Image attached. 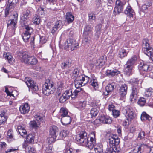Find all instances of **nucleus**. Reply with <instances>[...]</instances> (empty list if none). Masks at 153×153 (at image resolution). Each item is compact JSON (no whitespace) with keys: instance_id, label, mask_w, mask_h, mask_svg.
Wrapping results in <instances>:
<instances>
[{"instance_id":"obj_26","label":"nucleus","mask_w":153,"mask_h":153,"mask_svg":"<svg viewBox=\"0 0 153 153\" xmlns=\"http://www.w3.org/2000/svg\"><path fill=\"white\" fill-rule=\"evenodd\" d=\"M86 105V101H80L76 103V108L80 110H82L85 108Z\"/></svg>"},{"instance_id":"obj_43","label":"nucleus","mask_w":153,"mask_h":153,"mask_svg":"<svg viewBox=\"0 0 153 153\" xmlns=\"http://www.w3.org/2000/svg\"><path fill=\"white\" fill-rule=\"evenodd\" d=\"M17 131L19 134L23 133V134H27L26 130L24 128L21 126H19L17 127Z\"/></svg>"},{"instance_id":"obj_27","label":"nucleus","mask_w":153,"mask_h":153,"mask_svg":"<svg viewBox=\"0 0 153 153\" xmlns=\"http://www.w3.org/2000/svg\"><path fill=\"white\" fill-rule=\"evenodd\" d=\"M21 136L23 138L26 137V141L30 143L34 142V137L33 134H21Z\"/></svg>"},{"instance_id":"obj_38","label":"nucleus","mask_w":153,"mask_h":153,"mask_svg":"<svg viewBox=\"0 0 153 153\" xmlns=\"http://www.w3.org/2000/svg\"><path fill=\"white\" fill-rule=\"evenodd\" d=\"M81 91V88L79 87L77 88L74 90L72 93L71 95V97L72 99H75L78 96V93Z\"/></svg>"},{"instance_id":"obj_12","label":"nucleus","mask_w":153,"mask_h":153,"mask_svg":"<svg viewBox=\"0 0 153 153\" xmlns=\"http://www.w3.org/2000/svg\"><path fill=\"white\" fill-rule=\"evenodd\" d=\"M124 3L122 2L120 0H117L114 11L116 13L115 14H119L123 10Z\"/></svg>"},{"instance_id":"obj_53","label":"nucleus","mask_w":153,"mask_h":153,"mask_svg":"<svg viewBox=\"0 0 153 153\" xmlns=\"http://www.w3.org/2000/svg\"><path fill=\"white\" fill-rule=\"evenodd\" d=\"M56 139L57 140L59 139H63V138L66 137L67 136V134H56Z\"/></svg>"},{"instance_id":"obj_47","label":"nucleus","mask_w":153,"mask_h":153,"mask_svg":"<svg viewBox=\"0 0 153 153\" xmlns=\"http://www.w3.org/2000/svg\"><path fill=\"white\" fill-rule=\"evenodd\" d=\"M33 22L34 24L38 25L40 22L39 17L38 16H36L34 17L33 19Z\"/></svg>"},{"instance_id":"obj_18","label":"nucleus","mask_w":153,"mask_h":153,"mask_svg":"<svg viewBox=\"0 0 153 153\" xmlns=\"http://www.w3.org/2000/svg\"><path fill=\"white\" fill-rule=\"evenodd\" d=\"M115 84L111 83L108 84L105 87V91L104 92L105 95H107L110 94L113 91L114 88Z\"/></svg>"},{"instance_id":"obj_36","label":"nucleus","mask_w":153,"mask_h":153,"mask_svg":"<svg viewBox=\"0 0 153 153\" xmlns=\"http://www.w3.org/2000/svg\"><path fill=\"white\" fill-rule=\"evenodd\" d=\"M145 95L147 97L153 95V89L151 88L146 89L145 92Z\"/></svg>"},{"instance_id":"obj_59","label":"nucleus","mask_w":153,"mask_h":153,"mask_svg":"<svg viewBox=\"0 0 153 153\" xmlns=\"http://www.w3.org/2000/svg\"><path fill=\"white\" fill-rule=\"evenodd\" d=\"M19 0H8V3L13 5L14 4L18 2Z\"/></svg>"},{"instance_id":"obj_14","label":"nucleus","mask_w":153,"mask_h":153,"mask_svg":"<svg viewBox=\"0 0 153 153\" xmlns=\"http://www.w3.org/2000/svg\"><path fill=\"white\" fill-rule=\"evenodd\" d=\"M138 68L141 73H143V72H145L149 71L152 69L149 65L142 61L140 62L139 63Z\"/></svg>"},{"instance_id":"obj_58","label":"nucleus","mask_w":153,"mask_h":153,"mask_svg":"<svg viewBox=\"0 0 153 153\" xmlns=\"http://www.w3.org/2000/svg\"><path fill=\"white\" fill-rule=\"evenodd\" d=\"M7 146V144L4 142L0 143V149L2 150L5 148Z\"/></svg>"},{"instance_id":"obj_42","label":"nucleus","mask_w":153,"mask_h":153,"mask_svg":"<svg viewBox=\"0 0 153 153\" xmlns=\"http://www.w3.org/2000/svg\"><path fill=\"white\" fill-rule=\"evenodd\" d=\"M72 92V90L71 89H67L65 90L63 94L68 99H69L70 97H71Z\"/></svg>"},{"instance_id":"obj_19","label":"nucleus","mask_w":153,"mask_h":153,"mask_svg":"<svg viewBox=\"0 0 153 153\" xmlns=\"http://www.w3.org/2000/svg\"><path fill=\"white\" fill-rule=\"evenodd\" d=\"M128 89L127 85L126 84L122 85L119 89V94L122 97H124L126 95Z\"/></svg>"},{"instance_id":"obj_29","label":"nucleus","mask_w":153,"mask_h":153,"mask_svg":"<svg viewBox=\"0 0 153 153\" xmlns=\"http://www.w3.org/2000/svg\"><path fill=\"white\" fill-rule=\"evenodd\" d=\"M7 119V117L4 111H2L0 114V125L5 123Z\"/></svg>"},{"instance_id":"obj_7","label":"nucleus","mask_w":153,"mask_h":153,"mask_svg":"<svg viewBox=\"0 0 153 153\" xmlns=\"http://www.w3.org/2000/svg\"><path fill=\"white\" fill-rule=\"evenodd\" d=\"M142 46L143 53L149 56H151V58L153 61V48L150 46L147 39H145L143 40Z\"/></svg>"},{"instance_id":"obj_62","label":"nucleus","mask_w":153,"mask_h":153,"mask_svg":"<svg viewBox=\"0 0 153 153\" xmlns=\"http://www.w3.org/2000/svg\"><path fill=\"white\" fill-rule=\"evenodd\" d=\"M94 123L96 124H100L102 123L100 120V116L94 120Z\"/></svg>"},{"instance_id":"obj_10","label":"nucleus","mask_w":153,"mask_h":153,"mask_svg":"<svg viewBox=\"0 0 153 153\" xmlns=\"http://www.w3.org/2000/svg\"><path fill=\"white\" fill-rule=\"evenodd\" d=\"M79 47V44L76 41L70 39H67L63 45L65 49L71 51L77 49Z\"/></svg>"},{"instance_id":"obj_37","label":"nucleus","mask_w":153,"mask_h":153,"mask_svg":"<svg viewBox=\"0 0 153 153\" xmlns=\"http://www.w3.org/2000/svg\"><path fill=\"white\" fill-rule=\"evenodd\" d=\"M94 150L96 153H102L103 152L102 145L98 144L96 147H94Z\"/></svg>"},{"instance_id":"obj_5","label":"nucleus","mask_w":153,"mask_h":153,"mask_svg":"<svg viewBox=\"0 0 153 153\" xmlns=\"http://www.w3.org/2000/svg\"><path fill=\"white\" fill-rule=\"evenodd\" d=\"M21 61L25 63L32 65H36L38 62L37 59L33 56H30L26 52H22L19 55Z\"/></svg>"},{"instance_id":"obj_15","label":"nucleus","mask_w":153,"mask_h":153,"mask_svg":"<svg viewBox=\"0 0 153 153\" xmlns=\"http://www.w3.org/2000/svg\"><path fill=\"white\" fill-rule=\"evenodd\" d=\"M62 26V22L59 20L56 22L53 25L51 28V33L53 34L56 33L58 30L60 29Z\"/></svg>"},{"instance_id":"obj_55","label":"nucleus","mask_w":153,"mask_h":153,"mask_svg":"<svg viewBox=\"0 0 153 153\" xmlns=\"http://www.w3.org/2000/svg\"><path fill=\"white\" fill-rule=\"evenodd\" d=\"M146 151L148 153H153V147L148 145Z\"/></svg>"},{"instance_id":"obj_57","label":"nucleus","mask_w":153,"mask_h":153,"mask_svg":"<svg viewBox=\"0 0 153 153\" xmlns=\"http://www.w3.org/2000/svg\"><path fill=\"white\" fill-rule=\"evenodd\" d=\"M35 118L38 122H39L38 123L42 121L43 120L42 117L40 115L37 114L35 115Z\"/></svg>"},{"instance_id":"obj_11","label":"nucleus","mask_w":153,"mask_h":153,"mask_svg":"<svg viewBox=\"0 0 153 153\" xmlns=\"http://www.w3.org/2000/svg\"><path fill=\"white\" fill-rule=\"evenodd\" d=\"M25 82L28 88L33 91H37L38 90V86L33 80L29 78H26Z\"/></svg>"},{"instance_id":"obj_39","label":"nucleus","mask_w":153,"mask_h":153,"mask_svg":"<svg viewBox=\"0 0 153 153\" xmlns=\"http://www.w3.org/2000/svg\"><path fill=\"white\" fill-rule=\"evenodd\" d=\"M93 30V28L91 25H88L86 26L84 29V33L86 35H88L91 33Z\"/></svg>"},{"instance_id":"obj_13","label":"nucleus","mask_w":153,"mask_h":153,"mask_svg":"<svg viewBox=\"0 0 153 153\" xmlns=\"http://www.w3.org/2000/svg\"><path fill=\"white\" fill-rule=\"evenodd\" d=\"M13 19H10V23L7 24V27L10 29L15 30L16 28V24L17 21L18 14L17 13H16L13 15Z\"/></svg>"},{"instance_id":"obj_9","label":"nucleus","mask_w":153,"mask_h":153,"mask_svg":"<svg viewBox=\"0 0 153 153\" xmlns=\"http://www.w3.org/2000/svg\"><path fill=\"white\" fill-rule=\"evenodd\" d=\"M55 91L53 85L49 79L46 80L43 85L42 92L45 95L48 96L54 93Z\"/></svg>"},{"instance_id":"obj_2","label":"nucleus","mask_w":153,"mask_h":153,"mask_svg":"<svg viewBox=\"0 0 153 153\" xmlns=\"http://www.w3.org/2000/svg\"><path fill=\"white\" fill-rule=\"evenodd\" d=\"M91 135L92 136L89 134L88 136L87 134H76V140L80 145L91 149L96 145L95 134Z\"/></svg>"},{"instance_id":"obj_48","label":"nucleus","mask_w":153,"mask_h":153,"mask_svg":"<svg viewBox=\"0 0 153 153\" xmlns=\"http://www.w3.org/2000/svg\"><path fill=\"white\" fill-rule=\"evenodd\" d=\"M72 74L75 78L79 75V71L77 68L75 69L72 72Z\"/></svg>"},{"instance_id":"obj_45","label":"nucleus","mask_w":153,"mask_h":153,"mask_svg":"<svg viewBox=\"0 0 153 153\" xmlns=\"http://www.w3.org/2000/svg\"><path fill=\"white\" fill-rule=\"evenodd\" d=\"M102 25L101 24H99L97 25L96 27V35L98 36L101 33V28Z\"/></svg>"},{"instance_id":"obj_32","label":"nucleus","mask_w":153,"mask_h":153,"mask_svg":"<svg viewBox=\"0 0 153 153\" xmlns=\"http://www.w3.org/2000/svg\"><path fill=\"white\" fill-rule=\"evenodd\" d=\"M90 84L95 90H97L98 88L99 84L97 79H91Z\"/></svg>"},{"instance_id":"obj_60","label":"nucleus","mask_w":153,"mask_h":153,"mask_svg":"<svg viewBox=\"0 0 153 153\" xmlns=\"http://www.w3.org/2000/svg\"><path fill=\"white\" fill-rule=\"evenodd\" d=\"M14 7V5L12 4H9L7 5L6 8H8L9 10L12 11L13 10Z\"/></svg>"},{"instance_id":"obj_34","label":"nucleus","mask_w":153,"mask_h":153,"mask_svg":"<svg viewBox=\"0 0 153 153\" xmlns=\"http://www.w3.org/2000/svg\"><path fill=\"white\" fill-rule=\"evenodd\" d=\"M56 139V134H50L47 139V141L49 144L53 143Z\"/></svg>"},{"instance_id":"obj_40","label":"nucleus","mask_w":153,"mask_h":153,"mask_svg":"<svg viewBox=\"0 0 153 153\" xmlns=\"http://www.w3.org/2000/svg\"><path fill=\"white\" fill-rule=\"evenodd\" d=\"M128 53L124 49H122L119 52L118 54V57L122 58L127 56Z\"/></svg>"},{"instance_id":"obj_44","label":"nucleus","mask_w":153,"mask_h":153,"mask_svg":"<svg viewBox=\"0 0 153 153\" xmlns=\"http://www.w3.org/2000/svg\"><path fill=\"white\" fill-rule=\"evenodd\" d=\"M29 124L31 127L36 128L39 127V123H37L35 121H30Z\"/></svg>"},{"instance_id":"obj_24","label":"nucleus","mask_w":153,"mask_h":153,"mask_svg":"<svg viewBox=\"0 0 153 153\" xmlns=\"http://www.w3.org/2000/svg\"><path fill=\"white\" fill-rule=\"evenodd\" d=\"M112 135V136H111V137L109 139L110 143L114 145H118L120 143L119 139L116 135V134Z\"/></svg>"},{"instance_id":"obj_25","label":"nucleus","mask_w":153,"mask_h":153,"mask_svg":"<svg viewBox=\"0 0 153 153\" xmlns=\"http://www.w3.org/2000/svg\"><path fill=\"white\" fill-rule=\"evenodd\" d=\"M100 117V120L102 123L110 124L111 123V120L109 117L104 115H102Z\"/></svg>"},{"instance_id":"obj_17","label":"nucleus","mask_w":153,"mask_h":153,"mask_svg":"<svg viewBox=\"0 0 153 153\" xmlns=\"http://www.w3.org/2000/svg\"><path fill=\"white\" fill-rule=\"evenodd\" d=\"M106 59L107 57L105 56H102L96 61L95 64L97 66H99V67H102L105 64Z\"/></svg>"},{"instance_id":"obj_51","label":"nucleus","mask_w":153,"mask_h":153,"mask_svg":"<svg viewBox=\"0 0 153 153\" xmlns=\"http://www.w3.org/2000/svg\"><path fill=\"white\" fill-rule=\"evenodd\" d=\"M67 99H68V98L63 94H62L59 99V101L61 103H63Z\"/></svg>"},{"instance_id":"obj_63","label":"nucleus","mask_w":153,"mask_h":153,"mask_svg":"<svg viewBox=\"0 0 153 153\" xmlns=\"http://www.w3.org/2000/svg\"><path fill=\"white\" fill-rule=\"evenodd\" d=\"M47 41L45 37H40V42L42 44L45 43Z\"/></svg>"},{"instance_id":"obj_50","label":"nucleus","mask_w":153,"mask_h":153,"mask_svg":"<svg viewBox=\"0 0 153 153\" xmlns=\"http://www.w3.org/2000/svg\"><path fill=\"white\" fill-rule=\"evenodd\" d=\"M149 7V5H146L145 4H144L142 6V7L140 9V10L142 12H145V11H146L148 9Z\"/></svg>"},{"instance_id":"obj_35","label":"nucleus","mask_w":153,"mask_h":153,"mask_svg":"<svg viewBox=\"0 0 153 153\" xmlns=\"http://www.w3.org/2000/svg\"><path fill=\"white\" fill-rule=\"evenodd\" d=\"M59 129L57 127L55 126H51L49 128L50 134H56L58 133Z\"/></svg>"},{"instance_id":"obj_3","label":"nucleus","mask_w":153,"mask_h":153,"mask_svg":"<svg viewBox=\"0 0 153 153\" xmlns=\"http://www.w3.org/2000/svg\"><path fill=\"white\" fill-rule=\"evenodd\" d=\"M122 112L126 118V120L123 122V125L125 128H127L131 121L134 119L137 116L135 108L130 106H127L123 108Z\"/></svg>"},{"instance_id":"obj_1","label":"nucleus","mask_w":153,"mask_h":153,"mask_svg":"<svg viewBox=\"0 0 153 153\" xmlns=\"http://www.w3.org/2000/svg\"><path fill=\"white\" fill-rule=\"evenodd\" d=\"M30 16V11L27 10L23 13L21 17V23L22 25L25 27L26 30L22 35V38L25 42L28 41L30 35L33 31L32 28L27 25L28 23L29 22V19Z\"/></svg>"},{"instance_id":"obj_20","label":"nucleus","mask_w":153,"mask_h":153,"mask_svg":"<svg viewBox=\"0 0 153 153\" xmlns=\"http://www.w3.org/2000/svg\"><path fill=\"white\" fill-rule=\"evenodd\" d=\"M30 108L28 103H26L20 106L19 108V110L21 114H25L29 112Z\"/></svg>"},{"instance_id":"obj_33","label":"nucleus","mask_w":153,"mask_h":153,"mask_svg":"<svg viewBox=\"0 0 153 153\" xmlns=\"http://www.w3.org/2000/svg\"><path fill=\"white\" fill-rule=\"evenodd\" d=\"M140 118L142 121L148 120L149 121L151 120L152 117L145 112H143L141 114Z\"/></svg>"},{"instance_id":"obj_46","label":"nucleus","mask_w":153,"mask_h":153,"mask_svg":"<svg viewBox=\"0 0 153 153\" xmlns=\"http://www.w3.org/2000/svg\"><path fill=\"white\" fill-rule=\"evenodd\" d=\"M146 100L143 97H140L138 101V104L140 106H143L146 103Z\"/></svg>"},{"instance_id":"obj_52","label":"nucleus","mask_w":153,"mask_h":153,"mask_svg":"<svg viewBox=\"0 0 153 153\" xmlns=\"http://www.w3.org/2000/svg\"><path fill=\"white\" fill-rule=\"evenodd\" d=\"M38 13L39 16L42 17L44 15V12L43 8L42 7H40L38 9Z\"/></svg>"},{"instance_id":"obj_30","label":"nucleus","mask_w":153,"mask_h":153,"mask_svg":"<svg viewBox=\"0 0 153 153\" xmlns=\"http://www.w3.org/2000/svg\"><path fill=\"white\" fill-rule=\"evenodd\" d=\"M66 19L68 23H71L74 19V17L70 12L67 13L66 15Z\"/></svg>"},{"instance_id":"obj_8","label":"nucleus","mask_w":153,"mask_h":153,"mask_svg":"<svg viewBox=\"0 0 153 153\" xmlns=\"http://www.w3.org/2000/svg\"><path fill=\"white\" fill-rule=\"evenodd\" d=\"M90 78L84 75L80 74L75 78L74 81L75 85L76 88L84 86L89 81Z\"/></svg>"},{"instance_id":"obj_6","label":"nucleus","mask_w":153,"mask_h":153,"mask_svg":"<svg viewBox=\"0 0 153 153\" xmlns=\"http://www.w3.org/2000/svg\"><path fill=\"white\" fill-rule=\"evenodd\" d=\"M137 60L136 57L134 56L129 59L124 65V72L127 75L130 76L132 74L134 68V64Z\"/></svg>"},{"instance_id":"obj_61","label":"nucleus","mask_w":153,"mask_h":153,"mask_svg":"<svg viewBox=\"0 0 153 153\" xmlns=\"http://www.w3.org/2000/svg\"><path fill=\"white\" fill-rule=\"evenodd\" d=\"M14 7V5L12 4H9L7 5L6 8H8L9 10L12 11L13 10Z\"/></svg>"},{"instance_id":"obj_21","label":"nucleus","mask_w":153,"mask_h":153,"mask_svg":"<svg viewBox=\"0 0 153 153\" xmlns=\"http://www.w3.org/2000/svg\"><path fill=\"white\" fill-rule=\"evenodd\" d=\"M60 119L61 122L63 125H67L70 124L71 121V117L69 116H67L62 117H59Z\"/></svg>"},{"instance_id":"obj_49","label":"nucleus","mask_w":153,"mask_h":153,"mask_svg":"<svg viewBox=\"0 0 153 153\" xmlns=\"http://www.w3.org/2000/svg\"><path fill=\"white\" fill-rule=\"evenodd\" d=\"M112 114L115 118L118 117L120 114V112L116 110L112 111Z\"/></svg>"},{"instance_id":"obj_31","label":"nucleus","mask_w":153,"mask_h":153,"mask_svg":"<svg viewBox=\"0 0 153 153\" xmlns=\"http://www.w3.org/2000/svg\"><path fill=\"white\" fill-rule=\"evenodd\" d=\"M59 114L61 117L67 116L68 110L66 108L62 107L60 110Z\"/></svg>"},{"instance_id":"obj_54","label":"nucleus","mask_w":153,"mask_h":153,"mask_svg":"<svg viewBox=\"0 0 153 153\" xmlns=\"http://www.w3.org/2000/svg\"><path fill=\"white\" fill-rule=\"evenodd\" d=\"M89 19L90 20H94L95 19V15L93 13H90L88 14Z\"/></svg>"},{"instance_id":"obj_22","label":"nucleus","mask_w":153,"mask_h":153,"mask_svg":"<svg viewBox=\"0 0 153 153\" xmlns=\"http://www.w3.org/2000/svg\"><path fill=\"white\" fill-rule=\"evenodd\" d=\"M120 72L116 69L107 70L105 72V74L109 76H112L120 74Z\"/></svg>"},{"instance_id":"obj_64","label":"nucleus","mask_w":153,"mask_h":153,"mask_svg":"<svg viewBox=\"0 0 153 153\" xmlns=\"http://www.w3.org/2000/svg\"><path fill=\"white\" fill-rule=\"evenodd\" d=\"M53 147L52 146H49L46 150V152L48 153H51L52 152Z\"/></svg>"},{"instance_id":"obj_4","label":"nucleus","mask_w":153,"mask_h":153,"mask_svg":"<svg viewBox=\"0 0 153 153\" xmlns=\"http://www.w3.org/2000/svg\"><path fill=\"white\" fill-rule=\"evenodd\" d=\"M132 82V93L130 96V100L134 102L137 97V94L139 92V89L140 88L142 81L138 78H134L133 79Z\"/></svg>"},{"instance_id":"obj_28","label":"nucleus","mask_w":153,"mask_h":153,"mask_svg":"<svg viewBox=\"0 0 153 153\" xmlns=\"http://www.w3.org/2000/svg\"><path fill=\"white\" fill-rule=\"evenodd\" d=\"M3 56L7 60L8 62L10 64H12L14 61L13 58L9 53H5L3 54Z\"/></svg>"},{"instance_id":"obj_41","label":"nucleus","mask_w":153,"mask_h":153,"mask_svg":"<svg viewBox=\"0 0 153 153\" xmlns=\"http://www.w3.org/2000/svg\"><path fill=\"white\" fill-rule=\"evenodd\" d=\"M99 112V111L96 108H93L90 110V114L91 117L96 116Z\"/></svg>"},{"instance_id":"obj_16","label":"nucleus","mask_w":153,"mask_h":153,"mask_svg":"<svg viewBox=\"0 0 153 153\" xmlns=\"http://www.w3.org/2000/svg\"><path fill=\"white\" fill-rule=\"evenodd\" d=\"M148 145L145 144H142L137 148L134 149L132 153H142L144 150H146Z\"/></svg>"},{"instance_id":"obj_23","label":"nucleus","mask_w":153,"mask_h":153,"mask_svg":"<svg viewBox=\"0 0 153 153\" xmlns=\"http://www.w3.org/2000/svg\"><path fill=\"white\" fill-rule=\"evenodd\" d=\"M125 14L127 15L131 19H133V16L134 14V10L132 9L131 7L128 6L126 7L125 11Z\"/></svg>"},{"instance_id":"obj_56","label":"nucleus","mask_w":153,"mask_h":153,"mask_svg":"<svg viewBox=\"0 0 153 153\" xmlns=\"http://www.w3.org/2000/svg\"><path fill=\"white\" fill-rule=\"evenodd\" d=\"M73 150L71 148L68 147L64 150V153H72Z\"/></svg>"}]
</instances>
